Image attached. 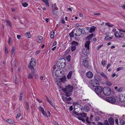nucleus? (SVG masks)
<instances>
[{"mask_svg": "<svg viewBox=\"0 0 125 125\" xmlns=\"http://www.w3.org/2000/svg\"><path fill=\"white\" fill-rule=\"evenodd\" d=\"M73 89V86L70 85L66 86L64 88L62 89L63 92L65 93L66 96L68 97L70 96L72 94Z\"/></svg>", "mask_w": 125, "mask_h": 125, "instance_id": "f257e3e1", "label": "nucleus"}, {"mask_svg": "<svg viewBox=\"0 0 125 125\" xmlns=\"http://www.w3.org/2000/svg\"><path fill=\"white\" fill-rule=\"evenodd\" d=\"M36 64V61L35 59L32 58L31 59L29 64L28 65V67L31 70H34V67L35 66Z\"/></svg>", "mask_w": 125, "mask_h": 125, "instance_id": "f03ea898", "label": "nucleus"}, {"mask_svg": "<svg viewBox=\"0 0 125 125\" xmlns=\"http://www.w3.org/2000/svg\"><path fill=\"white\" fill-rule=\"evenodd\" d=\"M102 90V88L101 86H98L96 87L94 89L95 92L96 94L101 98H103L104 97L100 95Z\"/></svg>", "mask_w": 125, "mask_h": 125, "instance_id": "7ed1b4c3", "label": "nucleus"}, {"mask_svg": "<svg viewBox=\"0 0 125 125\" xmlns=\"http://www.w3.org/2000/svg\"><path fill=\"white\" fill-rule=\"evenodd\" d=\"M103 91L104 94L106 96L109 95L111 93V89L107 87H104L103 89Z\"/></svg>", "mask_w": 125, "mask_h": 125, "instance_id": "20e7f679", "label": "nucleus"}, {"mask_svg": "<svg viewBox=\"0 0 125 125\" xmlns=\"http://www.w3.org/2000/svg\"><path fill=\"white\" fill-rule=\"evenodd\" d=\"M82 30H83V28L81 29V28H77L73 30L74 31H75L74 35L77 36H80L82 34Z\"/></svg>", "mask_w": 125, "mask_h": 125, "instance_id": "39448f33", "label": "nucleus"}, {"mask_svg": "<svg viewBox=\"0 0 125 125\" xmlns=\"http://www.w3.org/2000/svg\"><path fill=\"white\" fill-rule=\"evenodd\" d=\"M114 34L115 36L116 37L119 38H123L124 35V34L123 33L120 32H118V31H117L115 32Z\"/></svg>", "mask_w": 125, "mask_h": 125, "instance_id": "423d86ee", "label": "nucleus"}, {"mask_svg": "<svg viewBox=\"0 0 125 125\" xmlns=\"http://www.w3.org/2000/svg\"><path fill=\"white\" fill-rule=\"evenodd\" d=\"M59 60L61 62V68H64L66 65V61L63 58L60 59Z\"/></svg>", "mask_w": 125, "mask_h": 125, "instance_id": "0eeeda50", "label": "nucleus"}, {"mask_svg": "<svg viewBox=\"0 0 125 125\" xmlns=\"http://www.w3.org/2000/svg\"><path fill=\"white\" fill-rule=\"evenodd\" d=\"M91 107V105L90 104H86L84 106L83 110H84L85 112H88L90 110V109Z\"/></svg>", "mask_w": 125, "mask_h": 125, "instance_id": "6e6552de", "label": "nucleus"}, {"mask_svg": "<svg viewBox=\"0 0 125 125\" xmlns=\"http://www.w3.org/2000/svg\"><path fill=\"white\" fill-rule=\"evenodd\" d=\"M106 101L108 102L111 103H113L116 102L115 99L112 97H108L106 98Z\"/></svg>", "mask_w": 125, "mask_h": 125, "instance_id": "1a4fd4ad", "label": "nucleus"}, {"mask_svg": "<svg viewBox=\"0 0 125 125\" xmlns=\"http://www.w3.org/2000/svg\"><path fill=\"white\" fill-rule=\"evenodd\" d=\"M31 72L30 73L28 76V78L29 79H31L33 78L34 75V70H31Z\"/></svg>", "mask_w": 125, "mask_h": 125, "instance_id": "9d476101", "label": "nucleus"}, {"mask_svg": "<svg viewBox=\"0 0 125 125\" xmlns=\"http://www.w3.org/2000/svg\"><path fill=\"white\" fill-rule=\"evenodd\" d=\"M91 85L94 87H98L99 85V83L97 81H92Z\"/></svg>", "mask_w": 125, "mask_h": 125, "instance_id": "9b49d317", "label": "nucleus"}, {"mask_svg": "<svg viewBox=\"0 0 125 125\" xmlns=\"http://www.w3.org/2000/svg\"><path fill=\"white\" fill-rule=\"evenodd\" d=\"M86 76L88 78H91L93 77V75L91 72L89 71L87 72Z\"/></svg>", "mask_w": 125, "mask_h": 125, "instance_id": "f8f14e48", "label": "nucleus"}, {"mask_svg": "<svg viewBox=\"0 0 125 125\" xmlns=\"http://www.w3.org/2000/svg\"><path fill=\"white\" fill-rule=\"evenodd\" d=\"M83 65L86 68L88 67V61L86 60H84L83 62Z\"/></svg>", "mask_w": 125, "mask_h": 125, "instance_id": "ddd939ff", "label": "nucleus"}, {"mask_svg": "<svg viewBox=\"0 0 125 125\" xmlns=\"http://www.w3.org/2000/svg\"><path fill=\"white\" fill-rule=\"evenodd\" d=\"M94 77L95 79V80L100 81L101 80V78L100 76L97 74H95L94 75Z\"/></svg>", "mask_w": 125, "mask_h": 125, "instance_id": "4468645a", "label": "nucleus"}, {"mask_svg": "<svg viewBox=\"0 0 125 125\" xmlns=\"http://www.w3.org/2000/svg\"><path fill=\"white\" fill-rule=\"evenodd\" d=\"M62 99L63 101L66 102L67 101H70L72 99V98L70 97L68 98L65 97L64 96L62 97Z\"/></svg>", "mask_w": 125, "mask_h": 125, "instance_id": "2eb2a0df", "label": "nucleus"}, {"mask_svg": "<svg viewBox=\"0 0 125 125\" xmlns=\"http://www.w3.org/2000/svg\"><path fill=\"white\" fill-rule=\"evenodd\" d=\"M96 28V27L93 26L92 27L90 28L88 31L91 33L93 32L95 30Z\"/></svg>", "mask_w": 125, "mask_h": 125, "instance_id": "dca6fc26", "label": "nucleus"}, {"mask_svg": "<svg viewBox=\"0 0 125 125\" xmlns=\"http://www.w3.org/2000/svg\"><path fill=\"white\" fill-rule=\"evenodd\" d=\"M60 68L57 69L55 71V75L57 77H59L60 75V73L59 72H60Z\"/></svg>", "mask_w": 125, "mask_h": 125, "instance_id": "f3484780", "label": "nucleus"}, {"mask_svg": "<svg viewBox=\"0 0 125 125\" xmlns=\"http://www.w3.org/2000/svg\"><path fill=\"white\" fill-rule=\"evenodd\" d=\"M108 121L110 124L111 125H113L114 124V121L113 118L111 117L109 118L108 119Z\"/></svg>", "mask_w": 125, "mask_h": 125, "instance_id": "a211bd4d", "label": "nucleus"}, {"mask_svg": "<svg viewBox=\"0 0 125 125\" xmlns=\"http://www.w3.org/2000/svg\"><path fill=\"white\" fill-rule=\"evenodd\" d=\"M90 43V41H86L85 44V48L87 49L88 50L89 49V45Z\"/></svg>", "mask_w": 125, "mask_h": 125, "instance_id": "6ab92c4d", "label": "nucleus"}, {"mask_svg": "<svg viewBox=\"0 0 125 125\" xmlns=\"http://www.w3.org/2000/svg\"><path fill=\"white\" fill-rule=\"evenodd\" d=\"M87 49H84L83 50V54L87 56L89 53V51H88Z\"/></svg>", "mask_w": 125, "mask_h": 125, "instance_id": "aec40b11", "label": "nucleus"}, {"mask_svg": "<svg viewBox=\"0 0 125 125\" xmlns=\"http://www.w3.org/2000/svg\"><path fill=\"white\" fill-rule=\"evenodd\" d=\"M71 44L72 46H74L76 47V46L78 45V42L75 41H73L72 42Z\"/></svg>", "mask_w": 125, "mask_h": 125, "instance_id": "412c9836", "label": "nucleus"}, {"mask_svg": "<svg viewBox=\"0 0 125 125\" xmlns=\"http://www.w3.org/2000/svg\"><path fill=\"white\" fill-rule=\"evenodd\" d=\"M72 73V72L71 71L69 72L68 73L67 75V78L68 79H70L71 78Z\"/></svg>", "mask_w": 125, "mask_h": 125, "instance_id": "4be33fe9", "label": "nucleus"}, {"mask_svg": "<svg viewBox=\"0 0 125 125\" xmlns=\"http://www.w3.org/2000/svg\"><path fill=\"white\" fill-rule=\"evenodd\" d=\"M43 40V37L42 36H40L38 39V42L39 43H41L42 41Z\"/></svg>", "mask_w": 125, "mask_h": 125, "instance_id": "5701e85b", "label": "nucleus"}, {"mask_svg": "<svg viewBox=\"0 0 125 125\" xmlns=\"http://www.w3.org/2000/svg\"><path fill=\"white\" fill-rule=\"evenodd\" d=\"M52 7L53 10H58V8L57 7L55 3H54L53 4H52Z\"/></svg>", "mask_w": 125, "mask_h": 125, "instance_id": "b1692460", "label": "nucleus"}, {"mask_svg": "<svg viewBox=\"0 0 125 125\" xmlns=\"http://www.w3.org/2000/svg\"><path fill=\"white\" fill-rule=\"evenodd\" d=\"M94 36V33H92L86 37V39L89 40Z\"/></svg>", "mask_w": 125, "mask_h": 125, "instance_id": "393cba45", "label": "nucleus"}, {"mask_svg": "<svg viewBox=\"0 0 125 125\" xmlns=\"http://www.w3.org/2000/svg\"><path fill=\"white\" fill-rule=\"evenodd\" d=\"M87 114L84 113H82L79 114V115H80L83 117L85 118L86 117Z\"/></svg>", "mask_w": 125, "mask_h": 125, "instance_id": "a878e982", "label": "nucleus"}, {"mask_svg": "<svg viewBox=\"0 0 125 125\" xmlns=\"http://www.w3.org/2000/svg\"><path fill=\"white\" fill-rule=\"evenodd\" d=\"M59 60L60 59H59L58 60L57 62L56 63V65L57 67L60 68V67H61V62Z\"/></svg>", "mask_w": 125, "mask_h": 125, "instance_id": "bb28decb", "label": "nucleus"}, {"mask_svg": "<svg viewBox=\"0 0 125 125\" xmlns=\"http://www.w3.org/2000/svg\"><path fill=\"white\" fill-rule=\"evenodd\" d=\"M74 30L72 31L69 34V36L70 37L73 38L74 36Z\"/></svg>", "mask_w": 125, "mask_h": 125, "instance_id": "cd10ccee", "label": "nucleus"}, {"mask_svg": "<svg viewBox=\"0 0 125 125\" xmlns=\"http://www.w3.org/2000/svg\"><path fill=\"white\" fill-rule=\"evenodd\" d=\"M54 31H52L51 32L50 34V38L51 39H53L54 37Z\"/></svg>", "mask_w": 125, "mask_h": 125, "instance_id": "c85d7f7f", "label": "nucleus"}, {"mask_svg": "<svg viewBox=\"0 0 125 125\" xmlns=\"http://www.w3.org/2000/svg\"><path fill=\"white\" fill-rule=\"evenodd\" d=\"M6 121L10 124H13V120L11 119H9L6 120Z\"/></svg>", "mask_w": 125, "mask_h": 125, "instance_id": "c756f323", "label": "nucleus"}, {"mask_svg": "<svg viewBox=\"0 0 125 125\" xmlns=\"http://www.w3.org/2000/svg\"><path fill=\"white\" fill-rule=\"evenodd\" d=\"M60 80L61 82L63 83H64L66 81V78L65 77H63L61 78Z\"/></svg>", "mask_w": 125, "mask_h": 125, "instance_id": "7c9ffc66", "label": "nucleus"}, {"mask_svg": "<svg viewBox=\"0 0 125 125\" xmlns=\"http://www.w3.org/2000/svg\"><path fill=\"white\" fill-rule=\"evenodd\" d=\"M101 75L104 77L105 79H107V78L106 75L103 73L102 72L100 74Z\"/></svg>", "mask_w": 125, "mask_h": 125, "instance_id": "2f4dec72", "label": "nucleus"}, {"mask_svg": "<svg viewBox=\"0 0 125 125\" xmlns=\"http://www.w3.org/2000/svg\"><path fill=\"white\" fill-rule=\"evenodd\" d=\"M120 125H125V122L123 119L120 120Z\"/></svg>", "mask_w": 125, "mask_h": 125, "instance_id": "473e14b6", "label": "nucleus"}, {"mask_svg": "<svg viewBox=\"0 0 125 125\" xmlns=\"http://www.w3.org/2000/svg\"><path fill=\"white\" fill-rule=\"evenodd\" d=\"M6 22L7 24L9 25L10 27H12V24H11V22L9 20H7Z\"/></svg>", "mask_w": 125, "mask_h": 125, "instance_id": "72a5a7b5", "label": "nucleus"}, {"mask_svg": "<svg viewBox=\"0 0 125 125\" xmlns=\"http://www.w3.org/2000/svg\"><path fill=\"white\" fill-rule=\"evenodd\" d=\"M45 4L48 7L49 6V4L48 1V0H42Z\"/></svg>", "mask_w": 125, "mask_h": 125, "instance_id": "f704fd0d", "label": "nucleus"}, {"mask_svg": "<svg viewBox=\"0 0 125 125\" xmlns=\"http://www.w3.org/2000/svg\"><path fill=\"white\" fill-rule=\"evenodd\" d=\"M105 25H107L109 27H112L113 26V25L112 24H110V23L109 22L105 23Z\"/></svg>", "mask_w": 125, "mask_h": 125, "instance_id": "c9c22d12", "label": "nucleus"}, {"mask_svg": "<svg viewBox=\"0 0 125 125\" xmlns=\"http://www.w3.org/2000/svg\"><path fill=\"white\" fill-rule=\"evenodd\" d=\"M105 83L108 86H110L112 85V83L108 81H106L105 82Z\"/></svg>", "mask_w": 125, "mask_h": 125, "instance_id": "e433bc0d", "label": "nucleus"}, {"mask_svg": "<svg viewBox=\"0 0 125 125\" xmlns=\"http://www.w3.org/2000/svg\"><path fill=\"white\" fill-rule=\"evenodd\" d=\"M55 10H53V13L55 15H57L58 14V12L57 11Z\"/></svg>", "mask_w": 125, "mask_h": 125, "instance_id": "4c0bfd02", "label": "nucleus"}, {"mask_svg": "<svg viewBox=\"0 0 125 125\" xmlns=\"http://www.w3.org/2000/svg\"><path fill=\"white\" fill-rule=\"evenodd\" d=\"M39 108L40 110V111L42 113L44 111V110L43 108L41 106H39Z\"/></svg>", "mask_w": 125, "mask_h": 125, "instance_id": "58836bf2", "label": "nucleus"}, {"mask_svg": "<svg viewBox=\"0 0 125 125\" xmlns=\"http://www.w3.org/2000/svg\"><path fill=\"white\" fill-rule=\"evenodd\" d=\"M22 6L24 7H26L28 5V4L26 2L22 4Z\"/></svg>", "mask_w": 125, "mask_h": 125, "instance_id": "ea45409f", "label": "nucleus"}, {"mask_svg": "<svg viewBox=\"0 0 125 125\" xmlns=\"http://www.w3.org/2000/svg\"><path fill=\"white\" fill-rule=\"evenodd\" d=\"M15 50V48L14 47H13L12 48V50L11 51V55H12L13 54Z\"/></svg>", "mask_w": 125, "mask_h": 125, "instance_id": "a19ab883", "label": "nucleus"}, {"mask_svg": "<svg viewBox=\"0 0 125 125\" xmlns=\"http://www.w3.org/2000/svg\"><path fill=\"white\" fill-rule=\"evenodd\" d=\"M23 94L22 92L20 93V101H22V98Z\"/></svg>", "mask_w": 125, "mask_h": 125, "instance_id": "79ce46f5", "label": "nucleus"}, {"mask_svg": "<svg viewBox=\"0 0 125 125\" xmlns=\"http://www.w3.org/2000/svg\"><path fill=\"white\" fill-rule=\"evenodd\" d=\"M71 57L70 55H69L68 56H67L66 59L67 60H68V62H70L71 60Z\"/></svg>", "mask_w": 125, "mask_h": 125, "instance_id": "37998d69", "label": "nucleus"}, {"mask_svg": "<svg viewBox=\"0 0 125 125\" xmlns=\"http://www.w3.org/2000/svg\"><path fill=\"white\" fill-rule=\"evenodd\" d=\"M76 49V47L75 46H71L72 51H74Z\"/></svg>", "mask_w": 125, "mask_h": 125, "instance_id": "c03bdc74", "label": "nucleus"}, {"mask_svg": "<svg viewBox=\"0 0 125 125\" xmlns=\"http://www.w3.org/2000/svg\"><path fill=\"white\" fill-rule=\"evenodd\" d=\"M104 125H110L107 120H105L104 122Z\"/></svg>", "mask_w": 125, "mask_h": 125, "instance_id": "a18cd8bd", "label": "nucleus"}, {"mask_svg": "<svg viewBox=\"0 0 125 125\" xmlns=\"http://www.w3.org/2000/svg\"><path fill=\"white\" fill-rule=\"evenodd\" d=\"M30 32H27L25 34L27 36H28V38H30V37L29 36H30Z\"/></svg>", "mask_w": 125, "mask_h": 125, "instance_id": "49530a36", "label": "nucleus"}, {"mask_svg": "<svg viewBox=\"0 0 125 125\" xmlns=\"http://www.w3.org/2000/svg\"><path fill=\"white\" fill-rule=\"evenodd\" d=\"M100 119L99 117L98 116H96L95 118V121H98V120H99Z\"/></svg>", "mask_w": 125, "mask_h": 125, "instance_id": "de8ad7c7", "label": "nucleus"}, {"mask_svg": "<svg viewBox=\"0 0 125 125\" xmlns=\"http://www.w3.org/2000/svg\"><path fill=\"white\" fill-rule=\"evenodd\" d=\"M123 68L122 67H118V68H117V69L116 71H120V70H121L122 69H123Z\"/></svg>", "mask_w": 125, "mask_h": 125, "instance_id": "09e8293b", "label": "nucleus"}, {"mask_svg": "<svg viewBox=\"0 0 125 125\" xmlns=\"http://www.w3.org/2000/svg\"><path fill=\"white\" fill-rule=\"evenodd\" d=\"M102 65L103 66H104L105 64V61H103L102 62Z\"/></svg>", "mask_w": 125, "mask_h": 125, "instance_id": "8fccbe9b", "label": "nucleus"}, {"mask_svg": "<svg viewBox=\"0 0 125 125\" xmlns=\"http://www.w3.org/2000/svg\"><path fill=\"white\" fill-rule=\"evenodd\" d=\"M5 53L7 54L8 53V49L6 47H5Z\"/></svg>", "mask_w": 125, "mask_h": 125, "instance_id": "3c124183", "label": "nucleus"}, {"mask_svg": "<svg viewBox=\"0 0 125 125\" xmlns=\"http://www.w3.org/2000/svg\"><path fill=\"white\" fill-rule=\"evenodd\" d=\"M20 115H21L20 113H18L16 115V118H19L20 116Z\"/></svg>", "mask_w": 125, "mask_h": 125, "instance_id": "603ef678", "label": "nucleus"}, {"mask_svg": "<svg viewBox=\"0 0 125 125\" xmlns=\"http://www.w3.org/2000/svg\"><path fill=\"white\" fill-rule=\"evenodd\" d=\"M86 122L88 123L89 124L90 123H91V122L89 120L88 118V117H86Z\"/></svg>", "mask_w": 125, "mask_h": 125, "instance_id": "864d4df0", "label": "nucleus"}, {"mask_svg": "<svg viewBox=\"0 0 125 125\" xmlns=\"http://www.w3.org/2000/svg\"><path fill=\"white\" fill-rule=\"evenodd\" d=\"M42 113L43 115H44L45 116L47 117V114L45 112V111H43V112H42Z\"/></svg>", "mask_w": 125, "mask_h": 125, "instance_id": "5fc2aeb1", "label": "nucleus"}, {"mask_svg": "<svg viewBox=\"0 0 125 125\" xmlns=\"http://www.w3.org/2000/svg\"><path fill=\"white\" fill-rule=\"evenodd\" d=\"M26 108L27 107H29V103L28 102L26 101Z\"/></svg>", "mask_w": 125, "mask_h": 125, "instance_id": "6e6d98bb", "label": "nucleus"}, {"mask_svg": "<svg viewBox=\"0 0 125 125\" xmlns=\"http://www.w3.org/2000/svg\"><path fill=\"white\" fill-rule=\"evenodd\" d=\"M89 125H96L95 123L94 122H92V123L91 122V123H90Z\"/></svg>", "mask_w": 125, "mask_h": 125, "instance_id": "4d7b16f0", "label": "nucleus"}, {"mask_svg": "<svg viewBox=\"0 0 125 125\" xmlns=\"http://www.w3.org/2000/svg\"><path fill=\"white\" fill-rule=\"evenodd\" d=\"M40 51H41L40 50L36 51L35 53V55H38L40 52Z\"/></svg>", "mask_w": 125, "mask_h": 125, "instance_id": "13d9d810", "label": "nucleus"}, {"mask_svg": "<svg viewBox=\"0 0 125 125\" xmlns=\"http://www.w3.org/2000/svg\"><path fill=\"white\" fill-rule=\"evenodd\" d=\"M36 100L38 101L40 103H41L42 102V101L41 100H40L39 99H38V98H37V99H36Z\"/></svg>", "mask_w": 125, "mask_h": 125, "instance_id": "bf43d9fd", "label": "nucleus"}, {"mask_svg": "<svg viewBox=\"0 0 125 125\" xmlns=\"http://www.w3.org/2000/svg\"><path fill=\"white\" fill-rule=\"evenodd\" d=\"M109 36L107 35L105 37V39L106 40H108Z\"/></svg>", "mask_w": 125, "mask_h": 125, "instance_id": "052dcab7", "label": "nucleus"}, {"mask_svg": "<svg viewBox=\"0 0 125 125\" xmlns=\"http://www.w3.org/2000/svg\"><path fill=\"white\" fill-rule=\"evenodd\" d=\"M97 123V125H103V123L100 122H98Z\"/></svg>", "mask_w": 125, "mask_h": 125, "instance_id": "680f3d73", "label": "nucleus"}, {"mask_svg": "<svg viewBox=\"0 0 125 125\" xmlns=\"http://www.w3.org/2000/svg\"><path fill=\"white\" fill-rule=\"evenodd\" d=\"M69 109L71 111H72L73 110V107L72 106H70Z\"/></svg>", "mask_w": 125, "mask_h": 125, "instance_id": "e2e57ef3", "label": "nucleus"}, {"mask_svg": "<svg viewBox=\"0 0 125 125\" xmlns=\"http://www.w3.org/2000/svg\"><path fill=\"white\" fill-rule=\"evenodd\" d=\"M74 114L77 115H79V114H80V113H78L76 111V112L74 113Z\"/></svg>", "mask_w": 125, "mask_h": 125, "instance_id": "0e129e2a", "label": "nucleus"}, {"mask_svg": "<svg viewBox=\"0 0 125 125\" xmlns=\"http://www.w3.org/2000/svg\"><path fill=\"white\" fill-rule=\"evenodd\" d=\"M79 106L80 107V109H81L82 110H83V107L80 104L79 105Z\"/></svg>", "mask_w": 125, "mask_h": 125, "instance_id": "69168bd1", "label": "nucleus"}, {"mask_svg": "<svg viewBox=\"0 0 125 125\" xmlns=\"http://www.w3.org/2000/svg\"><path fill=\"white\" fill-rule=\"evenodd\" d=\"M50 104L54 108H55V107L54 105V104H53L52 102L51 103H50Z\"/></svg>", "mask_w": 125, "mask_h": 125, "instance_id": "338daca9", "label": "nucleus"}, {"mask_svg": "<svg viewBox=\"0 0 125 125\" xmlns=\"http://www.w3.org/2000/svg\"><path fill=\"white\" fill-rule=\"evenodd\" d=\"M115 121L116 124H118V120L117 119H115Z\"/></svg>", "mask_w": 125, "mask_h": 125, "instance_id": "774afa93", "label": "nucleus"}]
</instances>
